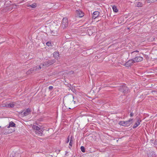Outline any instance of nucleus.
<instances>
[{
    "label": "nucleus",
    "mask_w": 157,
    "mask_h": 157,
    "mask_svg": "<svg viewBox=\"0 0 157 157\" xmlns=\"http://www.w3.org/2000/svg\"><path fill=\"white\" fill-rule=\"evenodd\" d=\"M33 128L36 134L40 136H42L43 135L44 128L43 126L38 124L33 125Z\"/></svg>",
    "instance_id": "obj_1"
},
{
    "label": "nucleus",
    "mask_w": 157,
    "mask_h": 157,
    "mask_svg": "<svg viewBox=\"0 0 157 157\" xmlns=\"http://www.w3.org/2000/svg\"><path fill=\"white\" fill-rule=\"evenodd\" d=\"M55 62V60L48 61L44 62L43 64H41L39 66H37L33 67V71H37L40 70L41 68H43L44 67H48L51 65L53 63Z\"/></svg>",
    "instance_id": "obj_2"
},
{
    "label": "nucleus",
    "mask_w": 157,
    "mask_h": 157,
    "mask_svg": "<svg viewBox=\"0 0 157 157\" xmlns=\"http://www.w3.org/2000/svg\"><path fill=\"white\" fill-rule=\"evenodd\" d=\"M133 122V120L132 119H130L128 120L124 121H121L119 122L118 124L124 127L129 126Z\"/></svg>",
    "instance_id": "obj_3"
},
{
    "label": "nucleus",
    "mask_w": 157,
    "mask_h": 157,
    "mask_svg": "<svg viewBox=\"0 0 157 157\" xmlns=\"http://www.w3.org/2000/svg\"><path fill=\"white\" fill-rule=\"evenodd\" d=\"M68 25V22L67 18L66 17L63 18L62 21L61 27L64 29L67 27Z\"/></svg>",
    "instance_id": "obj_4"
},
{
    "label": "nucleus",
    "mask_w": 157,
    "mask_h": 157,
    "mask_svg": "<svg viewBox=\"0 0 157 157\" xmlns=\"http://www.w3.org/2000/svg\"><path fill=\"white\" fill-rule=\"evenodd\" d=\"M120 90L123 93H126L128 92V88L125 86H123L120 87Z\"/></svg>",
    "instance_id": "obj_5"
},
{
    "label": "nucleus",
    "mask_w": 157,
    "mask_h": 157,
    "mask_svg": "<svg viewBox=\"0 0 157 157\" xmlns=\"http://www.w3.org/2000/svg\"><path fill=\"white\" fill-rule=\"evenodd\" d=\"M135 62L133 59H132L128 61L124 64V65L126 67H129L132 65Z\"/></svg>",
    "instance_id": "obj_6"
},
{
    "label": "nucleus",
    "mask_w": 157,
    "mask_h": 157,
    "mask_svg": "<svg viewBox=\"0 0 157 157\" xmlns=\"http://www.w3.org/2000/svg\"><path fill=\"white\" fill-rule=\"evenodd\" d=\"M143 58L140 56H136L133 59L134 62H140L143 60Z\"/></svg>",
    "instance_id": "obj_7"
},
{
    "label": "nucleus",
    "mask_w": 157,
    "mask_h": 157,
    "mask_svg": "<svg viewBox=\"0 0 157 157\" xmlns=\"http://www.w3.org/2000/svg\"><path fill=\"white\" fill-rule=\"evenodd\" d=\"M30 109H28L22 112V113L24 116H26L29 115L30 113Z\"/></svg>",
    "instance_id": "obj_8"
},
{
    "label": "nucleus",
    "mask_w": 157,
    "mask_h": 157,
    "mask_svg": "<svg viewBox=\"0 0 157 157\" xmlns=\"http://www.w3.org/2000/svg\"><path fill=\"white\" fill-rule=\"evenodd\" d=\"M77 14L78 16L79 17H82L84 15V13L80 10H77Z\"/></svg>",
    "instance_id": "obj_9"
},
{
    "label": "nucleus",
    "mask_w": 157,
    "mask_h": 157,
    "mask_svg": "<svg viewBox=\"0 0 157 157\" xmlns=\"http://www.w3.org/2000/svg\"><path fill=\"white\" fill-rule=\"evenodd\" d=\"M99 12L98 11H95L93 13V18L95 19L98 17L99 15Z\"/></svg>",
    "instance_id": "obj_10"
},
{
    "label": "nucleus",
    "mask_w": 157,
    "mask_h": 157,
    "mask_svg": "<svg viewBox=\"0 0 157 157\" xmlns=\"http://www.w3.org/2000/svg\"><path fill=\"white\" fill-rule=\"evenodd\" d=\"M7 104H6V107H13L14 106V102L9 103L7 102Z\"/></svg>",
    "instance_id": "obj_11"
},
{
    "label": "nucleus",
    "mask_w": 157,
    "mask_h": 157,
    "mask_svg": "<svg viewBox=\"0 0 157 157\" xmlns=\"http://www.w3.org/2000/svg\"><path fill=\"white\" fill-rule=\"evenodd\" d=\"M141 121L140 120H138L135 123L133 126V128H135L137 127L139 125L140 123V122Z\"/></svg>",
    "instance_id": "obj_12"
},
{
    "label": "nucleus",
    "mask_w": 157,
    "mask_h": 157,
    "mask_svg": "<svg viewBox=\"0 0 157 157\" xmlns=\"http://www.w3.org/2000/svg\"><path fill=\"white\" fill-rule=\"evenodd\" d=\"M53 56L56 59H58L59 57V54L58 52H55L53 53Z\"/></svg>",
    "instance_id": "obj_13"
},
{
    "label": "nucleus",
    "mask_w": 157,
    "mask_h": 157,
    "mask_svg": "<svg viewBox=\"0 0 157 157\" xmlns=\"http://www.w3.org/2000/svg\"><path fill=\"white\" fill-rule=\"evenodd\" d=\"M15 124L12 121H11L9 125L7 126V128H9L10 127H15Z\"/></svg>",
    "instance_id": "obj_14"
},
{
    "label": "nucleus",
    "mask_w": 157,
    "mask_h": 157,
    "mask_svg": "<svg viewBox=\"0 0 157 157\" xmlns=\"http://www.w3.org/2000/svg\"><path fill=\"white\" fill-rule=\"evenodd\" d=\"M27 6L28 7H31L32 8H35L36 6V3H34L31 5L28 4Z\"/></svg>",
    "instance_id": "obj_15"
},
{
    "label": "nucleus",
    "mask_w": 157,
    "mask_h": 157,
    "mask_svg": "<svg viewBox=\"0 0 157 157\" xmlns=\"http://www.w3.org/2000/svg\"><path fill=\"white\" fill-rule=\"evenodd\" d=\"M112 9L114 12H117L118 11V10L117 9V7L115 6H113L112 7Z\"/></svg>",
    "instance_id": "obj_16"
},
{
    "label": "nucleus",
    "mask_w": 157,
    "mask_h": 157,
    "mask_svg": "<svg viewBox=\"0 0 157 157\" xmlns=\"http://www.w3.org/2000/svg\"><path fill=\"white\" fill-rule=\"evenodd\" d=\"M143 6V3L141 2H138L136 4V6L138 7H141Z\"/></svg>",
    "instance_id": "obj_17"
},
{
    "label": "nucleus",
    "mask_w": 157,
    "mask_h": 157,
    "mask_svg": "<svg viewBox=\"0 0 157 157\" xmlns=\"http://www.w3.org/2000/svg\"><path fill=\"white\" fill-rule=\"evenodd\" d=\"M6 104H7V103L3 104H2L1 105H0V107H6Z\"/></svg>",
    "instance_id": "obj_18"
},
{
    "label": "nucleus",
    "mask_w": 157,
    "mask_h": 157,
    "mask_svg": "<svg viewBox=\"0 0 157 157\" xmlns=\"http://www.w3.org/2000/svg\"><path fill=\"white\" fill-rule=\"evenodd\" d=\"M72 140L71 139L70 140V143H69V147L70 148H71V147L72 146Z\"/></svg>",
    "instance_id": "obj_19"
},
{
    "label": "nucleus",
    "mask_w": 157,
    "mask_h": 157,
    "mask_svg": "<svg viewBox=\"0 0 157 157\" xmlns=\"http://www.w3.org/2000/svg\"><path fill=\"white\" fill-rule=\"evenodd\" d=\"M81 151L82 152H85V149L84 147L83 146H81Z\"/></svg>",
    "instance_id": "obj_20"
},
{
    "label": "nucleus",
    "mask_w": 157,
    "mask_h": 157,
    "mask_svg": "<svg viewBox=\"0 0 157 157\" xmlns=\"http://www.w3.org/2000/svg\"><path fill=\"white\" fill-rule=\"evenodd\" d=\"M46 44L47 45L49 46L51 45V43L49 41H48L46 43Z\"/></svg>",
    "instance_id": "obj_21"
},
{
    "label": "nucleus",
    "mask_w": 157,
    "mask_h": 157,
    "mask_svg": "<svg viewBox=\"0 0 157 157\" xmlns=\"http://www.w3.org/2000/svg\"><path fill=\"white\" fill-rule=\"evenodd\" d=\"M53 88V86H50L49 87V89L50 90H51Z\"/></svg>",
    "instance_id": "obj_22"
},
{
    "label": "nucleus",
    "mask_w": 157,
    "mask_h": 157,
    "mask_svg": "<svg viewBox=\"0 0 157 157\" xmlns=\"http://www.w3.org/2000/svg\"><path fill=\"white\" fill-rule=\"evenodd\" d=\"M139 52V51H133V52H132V54L134 55V54H135V53L136 52Z\"/></svg>",
    "instance_id": "obj_23"
},
{
    "label": "nucleus",
    "mask_w": 157,
    "mask_h": 157,
    "mask_svg": "<svg viewBox=\"0 0 157 157\" xmlns=\"http://www.w3.org/2000/svg\"><path fill=\"white\" fill-rule=\"evenodd\" d=\"M69 136L67 138V141H66V143H67L69 142Z\"/></svg>",
    "instance_id": "obj_24"
},
{
    "label": "nucleus",
    "mask_w": 157,
    "mask_h": 157,
    "mask_svg": "<svg viewBox=\"0 0 157 157\" xmlns=\"http://www.w3.org/2000/svg\"><path fill=\"white\" fill-rule=\"evenodd\" d=\"M133 116V113H131L130 114V116L131 117H132Z\"/></svg>",
    "instance_id": "obj_25"
},
{
    "label": "nucleus",
    "mask_w": 157,
    "mask_h": 157,
    "mask_svg": "<svg viewBox=\"0 0 157 157\" xmlns=\"http://www.w3.org/2000/svg\"><path fill=\"white\" fill-rule=\"evenodd\" d=\"M71 73H73V71H71Z\"/></svg>",
    "instance_id": "obj_26"
},
{
    "label": "nucleus",
    "mask_w": 157,
    "mask_h": 157,
    "mask_svg": "<svg viewBox=\"0 0 157 157\" xmlns=\"http://www.w3.org/2000/svg\"><path fill=\"white\" fill-rule=\"evenodd\" d=\"M11 154H10V157H13V155H12V157L11 156Z\"/></svg>",
    "instance_id": "obj_27"
},
{
    "label": "nucleus",
    "mask_w": 157,
    "mask_h": 157,
    "mask_svg": "<svg viewBox=\"0 0 157 157\" xmlns=\"http://www.w3.org/2000/svg\"><path fill=\"white\" fill-rule=\"evenodd\" d=\"M74 103L75 104V101H74Z\"/></svg>",
    "instance_id": "obj_28"
},
{
    "label": "nucleus",
    "mask_w": 157,
    "mask_h": 157,
    "mask_svg": "<svg viewBox=\"0 0 157 157\" xmlns=\"http://www.w3.org/2000/svg\"><path fill=\"white\" fill-rule=\"evenodd\" d=\"M74 107H73V108H69L70 109H73V108H74Z\"/></svg>",
    "instance_id": "obj_29"
}]
</instances>
